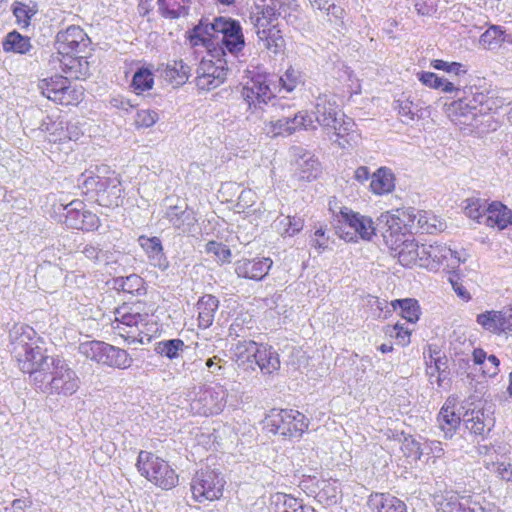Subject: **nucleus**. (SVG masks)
I'll return each mask as SVG.
<instances>
[{"label":"nucleus","instance_id":"f257e3e1","mask_svg":"<svg viewBox=\"0 0 512 512\" xmlns=\"http://www.w3.org/2000/svg\"><path fill=\"white\" fill-rule=\"evenodd\" d=\"M12 337V354L19 369L29 374L37 391L49 395L71 396L79 389L80 379L61 356H50L45 341L29 326L20 327Z\"/></svg>","mask_w":512,"mask_h":512},{"label":"nucleus","instance_id":"f03ea898","mask_svg":"<svg viewBox=\"0 0 512 512\" xmlns=\"http://www.w3.org/2000/svg\"><path fill=\"white\" fill-rule=\"evenodd\" d=\"M189 42L193 47H205L211 57H224L226 51L238 54L245 47L239 21L224 16L215 17L212 22L201 20L191 31Z\"/></svg>","mask_w":512,"mask_h":512},{"label":"nucleus","instance_id":"7ed1b4c3","mask_svg":"<svg viewBox=\"0 0 512 512\" xmlns=\"http://www.w3.org/2000/svg\"><path fill=\"white\" fill-rule=\"evenodd\" d=\"M273 74L252 72L242 83L241 97L247 105L246 120L258 124L264 119L275 103L270 104L276 96L272 82Z\"/></svg>","mask_w":512,"mask_h":512},{"label":"nucleus","instance_id":"20e7f679","mask_svg":"<svg viewBox=\"0 0 512 512\" xmlns=\"http://www.w3.org/2000/svg\"><path fill=\"white\" fill-rule=\"evenodd\" d=\"M78 186L100 206L114 208L123 203V189L117 176L100 177L85 172L78 178Z\"/></svg>","mask_w":512,"mask_h":512},{"label":"nucleus","instance_id":"39448f33","mask_svg":"<svg viewBox=\"0 0 512 512\" xmlns=\"http://www.w3.org/2000/svg\"><path fill=\"white\" fill-rule=\"evenodd\" d=\"M138 308L137 304L130 306L125 303L114 312L115 320L113 328L117 330L118 334L129 344H144V338H146L147 342L151 340L150 336L140 329V326L147 324L149 315L148 313H141Z\"/></svg>","mask_w":512,"mask_h":512},{"label":"nucleus","instance_id":"423d86ee","mask_svg":"<svg viewBox=\"0 0 512 512\" xmlns=\"http://www.w3.org/2000/svg\"><path fill=\"white\" fill-rule=\"evenodd\" d=\"M136 467L142 476L164 490H170L178 483V475L168 462L151 452L140 451Z\"/></svg>","mask_w":512,"mask_h":512},{"label":"nucleus","instance_id":"0eeeda50","mask_svg":"<svg viewBox=\"0 0 512 512\" xmlns=\"http://www.w3.org/2000/svg\"><path fill=\"white\" fill-rule=\"evenodd\" d=\"M336 221L338 222L336 229L339 230L340 237L347 241H353L357 236L363 240H371L377 230L381 233L383 231L379 228L378 222L375 225L370 217L361 215L347 207L340 209L336 215Z\"/></svg>","mask_w":512,"mask_h":512},{"label":"nucleus","instance_id":"6e6552de","mask_svg":"<svg viewBox=\"0 0 512 512\" xmlns=\"http://www.w3.org/2000/svg\"><path fill=\"white\" fill-rule=\"evenodd\" d=\"M266 427L284 438H300L308 428V419L293 409H273L266 417Z\"/></svg>","mask_w":512,"mask_h":512},{"label":"nucleus","instance_id":"1a4fd4ad","mask_svg":"<svg viewBox=\"0 0 512 512\" xmlns=\"http://www.w3.org/2000/svg\"><path fill=\"white\" fill-rule=\"evenodd\" d=\"M422 264L431 270H437L444 266L449 270H455L461 263H465L468 254L465 250H455L442 243L421 245Z\"/></svg>","mask_w":512,"mask_h":512},{"label":"nucleus","instance_id":"9d476101","mask_svg":"<svg viewBox=\"0 0 512 512\" xmlns=\"http://www.w3.org/2000/svg\"><path fill=\"white\" fill-rule=\"evenodd\" d=\"M226 481L222 474L212 469L197 471L191 480V491L195 501H215L223 495Z\"/></svg>","mask_w":512,"mask_h":512},{"label":"nucleus","instance_id":"9b49d317","mask_svg":"<svg viewBox=\"0 0 512 512\" xmlns=\"http://www.w3.org/2000/svg\"><path fill=\"white\" fill-rule=\"evenodd\" d=\"M227 397L228 391L222 385L201 388L190 403L191 411L203 416L220 414L226 406Z\"/></svg>","mask_w":512,"mask_h":512},{"label":"nucleus","instance_id":"f8f14e48","mask_svg":"<svg viewBox=\"0 0 512 512\" xmlns=\"http://www.w3.org/2000/svg\"><path fill=\"white\" fill-rule=\"evenodd\" d=\"M419 210L413 207L386 211L378 217V226L382 234H412L416 230Z\"/></svg>","mask_w":512,"mask_h":512},{"label":"nucleus","instance_id":"ddd939ff","mask_svg":"<svg viewBox=\"0 0 512 512\" xmlns=\"http://www.w3.org/2000/svg\"><path fill=\"white\" fill-rule=\"evenodd\" d=\"M163 219L169 223L178 235L190 237L195 236L200 231L196 212L185 202L167 206Z\"/></svg>","mask_w":512,"mask_h":512},{"label":"nucleus","instance_id":"4468645a","mask_svg":"<svg viewBox=\"0 0 512 512\" xmlns=\"http://www.w3.org/2000/svg\"><path fill=\"white\" fill-rule=\"evenodd\" d=\"M202 59L196 69V85L199 89L210 91L221 84L227 78L229 71L227 61L223 56Z\"/></svg>","mask_w":512,"mask_h":512},{"label":"nucleus","instance_id":"2eb2a0df","mask_svg":"<svg viewBox=\"0 0 512 512\" xmlns=\"http://www.w3.org/2000/svg\"><path fill=\"white\" fill-rule=\"evenodd\" d=\"M386 245L395 252L403 266H410L419 260L422 263L421 246L415 242L412 234H382Z\"/></svg>","mask_w":512,"mask_h":512},{"label":"nucleus","instance_id":"dca6fc26","mask_svg":"<svg viewBox=\"0 0 512 512\" xmlns=\"http://www.w3.org/2000/svg\"><path fill=\"white\" fill-rule=\"evenodd\" d=\"M90 44V38L79 26L71 25L56 35L55 46L58 55L80 54L85 52Z\"/></svg>","mask_w":512,"mask_h":512},{"label":"nucleus","instance_id":"f3484780","mask_svg":"<svg viewBox=\"0 0 512 512\" xmlns=\"http://www.w3.org/2000/svg\"><path fill=\"white\" fill-rule=\"evenodd\" d=\"M448 117L456 125L478 127L482 116L479 113V105L473 100V96L459 97L458 100L451 102L446 109Z\"/></svg>","mask_w":512,"mask_h":512},{"label":"nucleus","instance_id":"a211bd4d","mask_svg":"<svg viewBox=\"0 0 512 512\" xmlns=\"http://www.w3.org/2000/svg\"><path fill=\"white\" fill-rule=\"evenodd\" d=\"M65 224L67 227L93 231L100 225L99 217L91 211L85 209V204L81 200H73L64 206Z\"/></svg>","mask_w":512,"mask_h":512},{"label":"nucleus","instance_id":"6ab92c4d","mask_svg":"<svg viewBox=\"0 0 512 512\" xmlns=\"http://www.w3.org/2000/svg\"><path fill=\"white\" fill-rule=\"evenodd\" d=\"M314 115L317 123L328 129L329 127H335L344 114L339 109L334 95L319 93L315 99Z\"/></svg>","mask_w":512,"mask_h":512},{"label":"nucleus","instance_id":"aec40b11","mask_svg":"<svg viewBox=\"0 0 512 512\" xmlns=\"http://www.w3.org/2000/svg\"><path fill=\"white\" fill-rule=\"evenodd\" d=\"M477 323L493 334L512 333V312L508 306L502 310L485 311L477 315Z\"/></svg>","mask_w":512,"mask_h":512},{"label":"nucleus","instance_id":"412c9836","mask_svg":"<svg viewBox=\"0 0 512 512\" xmlns=\"http://www.w3.org/2000/svg\"><path fill=\"white\" fill-rule=\"evenodd\" d=\"M254 28L258 39L263 42L264 47L273 53H279L285 46V40L281 31L273 25L263 12V16H257L254 21Z\"/></svg>","mask_w":512,"mask_h":512},{"label":"nucleus","instance_id":"4be33fe9","mask_svg":"<svg viewBox=\"0 0 512 512\" xmlns=\"http://www.w3.org/2000/svg\"><path fill=\"white\" fill-rule=\"evenodd\" d=\"M41 93L48 99L62 105H70L71 100L66 94L69 90V80L65 76H53L43 79L39 83Z\"/></svg>","mask_w":512,"mask_h":512},{"label":"nucleus","instance_id":"5701e85b","mask_svg":"<svg viewBox=\"0 0 512 512\" xmlns=\"http://www.w3.org/2000/svg\"><path fill=\"white\" fill-rule=\"evenodd\" d=\"M272 264L270 258H243L235 263V272L239 277L258 281L268 274Z\"/></svg>","mask_w":512,"mask_h":512},{"label":"nucleus","instance_id":"b1692460","mask_svg":"<svg viewBox=\"0 0 512 512\" xmlns=\"http://www.w3.org/2000/svg\"><path fill=\"white\" fill-rule=\"evenodd\" d=\"M252 364L258 366L263 375H271L280 369L279 354L272 346L259 344Z\"/></svg>","mask_w":512,"mask_h":512},{"label":"nucleus","instance_id":"393cba45","mask_svg":"<svg viewBox=\"0 0 512 512\" xmlns=\"http://www.w3.org/2000/svg\"><path fill=\"white\" fill-rule=\"evenodd\" d=\"M138 242L145 251L152 266L157 267L161 271L168 269L169 261L164 254L161 240L158 237L140 236Z\"/></svg>","mask_w":512,"mask_h":512},{"label":"nucleus","instance_id":"a878e982","mask_svg":"<svg viewBox=\"0 0 512 512\" xmlns=\"http://www.w3.org/2000/svg\"><path fill=\"white\" fill-rule=\"evenodd\" d=\"M57 57L60 62V68L66 75L65 77L73 79H84L89 75V62L87 56L78 54L61 55Z\"/></svg>","mask_w":512,"mask_h":512},{"label":"nucleus","instance_id":"bb28decb","mask_svg":"<svg viewBox=\"0 0 512 512\" xmlns=\"http://www.w3.org/2000/svg\"><path fill=\"white\" fill-rule=\"evenodd\" d=\"M328 131H332L333 135L336 137L334 140L338 143L341 148L350 147L357 143L359 139V134L355 130L354 121L343 115L339 120L335 127H329Z\"/></svg>","mask_w":512,"mask_h":512},{"label":"nucleus","instance_id":"cd10ccee","mask_svg":"<svg viewBox=\"0 0 512 512\" xmlns=\"http://www.w3.org/2000/svg\"><path fill=\"white\" fill-rule=\"evenodd\" d=\"M295 155H299L296 160V175L300 180L312 181L317 178L320 172V164L310 152H303L301 148L294 149Z\"/></svg>","mask_w":512,"mask_h":512},{"label":"nucleus","instance_id":"c85d7f7f","mask_svg":"<svg viewBox=\"0 0 512 512\" xmlns=\"http://www.w3.org/2000/svg\"><path fill=\"white\" fill-rule=\"evenodd\" d=\"M439 428L444 432V437L450 439L453 437L457 428L460 426L461 419L455 412V404L448 399L437 416Z\"/></svg>","mask_w":512,"mask_h":512},{"label":"nucleus","instance_id":"c756f323","mask_svg":"<svg viewBox=\"0 0 512 512\" xmlns=\"http://www.w3.org/2000/svg\"><path fill=\"white\" fill-rule=\"evenodd\" d=\"M504 43L512 44V34L500 25L491 24L479 38V45L488 50H496Z\"/></svg>","mask_w":512,"mask_h":512},{"label":"nucleus","instance_id":"7c9ffc66","mask_svg":"<svg viewBox=\"0 0 512 512\" xmlns=\"http://www.w3.org/2000/svg\"><path fill=\"white\" fill-rule=\"evenodd\" d=\"M511 219L512 211L510 209L500 202H493L488 204L483 221L489 227H497L502 230L511 223Z\"/></svg>","mask_w":512,"mask_h":512},{"label":"nucleus","instance_id":"2f4dec72","mask_svg":"<svg viewBox=\"0 0 512 512\" xmlns=\"http://www.w3.org/2000/svg\"><path fill=\"white\" fill-rule=\"evenodd\" d=\"M218 307L219 300L211 294L204 295L198 300L199 327L206 329L212 325Z\"/></svg>","mask_w":512,"mask_h":512},{"label":"nucleus","instance_id":"473e14b6","mask_svg":"<svg viewBox=\"0 0 512 512\" xmlns=\"http://www.w3.org/2000/svg\"><path fill=\"white\" fill-rule=\"evenodd\" d=\"M395 187V177L391 169L380 167L371 176L370 189L374 194L390 193Z\"/></svg>","mask_w":512,"mask_h":512},{"label":"nucleus","instance_id":"72a5a7b5","mask_svg":"<svg viewBox=\"0 0 512 512\" xmlns=\"http://www.w3.org/2000/svg\"><path fill=\"white\" fill-rule=\"evenodd\" d=\"M473 100L479 105L480 115H484L489 112H496L506 104H510L507 98L499 94V92L492 91L488 94L475 93Z\"/></svg>","mask_w":512,"mask_h":512},{"label":"nucleus","instance_id":"f704fd0d","mask_svg":"<svg viewBox=\"0 0 512 512\" xmlns=\"http://www.w3.org/2000/svg\"><path fill=\"white\" fill-rule=\"evenodd\" d=\"M272 82L275 86V93L285 91L287 93L293 92L297 86L303 83V77L300 71L293 67L288 68L282 76L273 74Z\"/></svg>","mask_w":512,"mask_h":512},{"label":"nucleus","instance_id":"c9c22d12","mask_svg":"<svg viewBox=\"0 0 512 512\" xmlns=\"http://www.w3.org/2000/svg\"><path fill=\"white\" fill-rule=\"evenodd\" d=\"M466 428L473 434L484 437L494 425V420L482 410L473 411L471 418L465 420Z\"/></svg>","mask_w":512,"mask_h":512},{"label":"nucleus","instance_id":"e433bc0d","mask_svg":"<svg viewBox=\"0 0 512 512\" xmlns=\"http://www.w3.org/2000/svg\"><path fill=\"white\" fill-rule=\"evenodd\" d=\"M132 362L133 360L126 350L107 344L103 365L118 369H127L131 366Z\"/></svg>","mask_w":512,"mask_h":512},{"label":"nucleus","instance_id":"4c0bfd02","mask_svg":"<svg viewBox=\"0 0 512 512\" xmlns=\"http://www.w3.org/2000/svg\"><path fill=\"white\" fill-rule=\"evenodd\" d=\"M32 48L30 38L23 36L17 31L7 34L3 41V50L5 52H14L18 54H26Z\"/></svg>","mask_w":512,"mask_h":512},{"label":"nucleus","instance_id":"58836bf2","mask_svg":"<svg viewBox=\"0 0 512 512\" xmlns=\"http://www.w3.org/2000/svg\"><path fill=\"white\" fill-rule=\"evenodd\" d=\"M115 286L124 293L141 296L146 293L145 281L139 275L131 274L127 277H118L114 280Z\"/></svg>","mask_w":512,"mask_h":512},{"label":"nucleus","instance_id":"ea45409f","mask_svg":"<svg viewBox=\"0 0 512 512\" xmlns=\"http://www.w3.org/2000/svg\"><path fill=\"white\" fill-rule=\"evenodd\" d=\"M190 67L182 60L168 63L163 70V76L166 80L175 85H182L188 79Z\"/></svg>","mask_w":512,"mask_h":512},{"label":"nucleus","instance_id":"a19ab883","mask_svg":"<svg viewBox=\"0 0 512 512\" xmlns=\"http://www.w3.org/2000/svg\"><path fill=\"white\" fill-rule=\"evenodd\" d=\"M185 348L186 346L184 341L179 338H175L157 342L155 344L154 351L162 357L173 360L178 358Z\"/></svg>","mask_w":512,"mask_h":512},{"label":"nucleus","instance_id":"79ce46f5","mask_svg":"<svg viewBox=\"0 0 512 512\" xmlns=\"http://www.w3.org/2000/svg\"><path fill=\"white\" fill-rule=\"evenodd\" d=\"M258 345L259 344L252 340L238 341L234 345L233 356L239 366L249 363L250 367L253 368L252 361Z\"/></svg>","mask_w":512,"mask_h":512},{"label":"nucleus","instance_id":"37998d69","mask_svg":"<svg viewBox=\"0 0 512 512\" xmlns=\"http://www.w3.org/2000/svg\"><path fill=\"white\" fill-rule=\"evenodd\" d=\"M106 347L107 343L93 340L81 343L78 347V351L86 358H89L98 364H102Z\"/></svg>","mask_w":512,"mask_h":512},{"label":"nucleus","instance_id":"c03bdc74","mask_svg":"<svg viewBox=\"0 0 512 512\" xmlns=\"http://www.w3.org/2000/svg\"><path fill=\"white\" fill-rule=\"evenodd\" d=\"M391 304L394 309H396L397 306L400 307L402 318L406 319L408 322L415 323L419 319L420 307L417 300L412 298L398 299L392 301Z\"/></svg>","mask_w":512,"mask_h":512},{"label":"nucleus","instance_id":"a18cd8bd","mask_svg":"<svg viewBox=\"0 0 512 512\" xmlns=\"http://www.w3.org/2000/svg\"><path fill=\"white\" fill-rule=\"evenodd\" d=\"M396 103L398 113L403 123L409 124L410 122L422 117V108L418 104L413 103L411 100L399 99L396 101Z\"/></svg>","mask_w":512,"mask_h":512},{"label":"nucleus","instance_id":"49530a36","mask_svg":"<svg viewBox=\"0 0 512 512\" xmlns=\"http://www.w3.org/2000/svg\"><path fill=\"white\" fill-rule=\"evenodd\" d=\"M393 500L399 499L389 493H372L368 498L367 505L373 512H385L396 505Z\"/></svg>","mask_w":512,"mask_h":512},{"label":"nucleus","instance_id":"de8ad7c7","mask_svg":"<svg viewBox=\"0 0 512 512\" xmlns=\"http://www.w3.org/2000/svg\"><path fill=\"white\" fill-rule=\"evenodd\" d=\"M278 230L282 235L293 236L299 233L304 227V220L300 216H286L276 220Z\"/></svg>","mask_w":512,"mask_h":512},{"label":"nucleus","instance_id":"09e8293b","mask_svg":"<svg viewBox=\"0 0 512 512\" xmlns=\"http://www.w3.org/2000/svg\"><path fill=\"white\" fill-rule=\"evenodd\" d=\"M289 122V129L291 134L299 130L316 129L312 116L306 110L299 111L293 117H286Z\"/></svg>","mask_w":512,"mask_h":512},{"label":"nucleus","instance_id":"8fccbe9b","mask_svg":"<svg viewBox=\"0 0 512 512\" xmlns=\"http://www.w3.org/2000/svg\"><path fill=\"white\" fill-rule=\"evenodd\" d=\"M442 229V223L438 221L436 216L426 212L419 211L416 231L421 233L432 234Z\"/></svg>","mask_w":512,"mask_h":512},{"label":"nucleus","instance_id":"3c124183","mask_svg":"<svg viewBox=\"0 0 512 512\" xmlns=\"http://www.w3.org/2000/svg\"><path fill=\"white\" fill-rule=\"evenodd\" d=\"M260 122L264 123L262 130L266 133V135L270 137H277L280 135H291V130L289 129V122H287L286 117L267 121L264 117Z\"/></svg>","mask_w":512,"mask_h":512},{"label":"nucleus","instance_id":"603ef678","mask_svg":"<svg viewBox=\"0 0 512 512\" xmlns=\"http://www.w3.org/2000/svg\"><path fill=\"white\" fill-rule=\"evenodd\" d=\"M487 203L480 199H468L464 207L466 216L475 220L479 224H484V217H486Z\"/></svg>","mask_w":512,"mask_h":512},{"label":"nucleus","instance_id":"864d4df0","mask_svg":"<svg viewBox=\"0 0 512 512\" xmlns=\"http://www.w3.org/2000/svg\"><path fill=\"white\" fill-rule=\"evenodd\" d=\"M153 83L154 78L152 72L147 68H140L135 72L131 86L137 93H141L151 89Z\"/></svg>","mask_w":512,"mask_h":512},{"label":"nucleus","instance_id":"5fc2aeb1","mask_svg":"<svg viewBox=\"0 0 512 512\" xmlns=\"http://www.w3.org/2000/svg\"><path fill=\"white\" fill-rule=\"evenodd\" d=\"M272 503L276 505L277 512H296L303 504L298 499L284 493L274 494Z\"/></svg>","mask_w":512,"mask_h":512},{"label":"nucleus","instance_id":"6e6d98bb","mask_svg":"<svg viewBox=\"0 0 512 512\" xmlns=\"http://www.w3.org/2000/svg\"><path fill=\"white\" fill-rule=\"evenodd\" d=\"M384 332L385 335L395 338L401 346H407L410 343L411 330L405 327L404 324L387 325Z\"/></svg>","mask_w":512,"mask_h":512},{"label":"nucleus","instance_id":"4d7b16f0","mask_svg":"<svg viewBox=\"0 0 512 512\" xmlns=\"http://www.w3.org/2000/svg\"><path fill=\"white\" fill-rule=\"evenodd\" d=\"M431 66L436 70H442L456 76L466 74L467 72L464 65L459 62H447L441 59H435L431 62Z\"/></svg>","mask_w":512,"mask_h":512},{"label":"nucleus","instance_id":"13d9d810","mask_svg":"<svg viewBox=\"0 0 512 512\" xmlns=\"http://www.w3.org/2000/svg\"><path fill=\"white\" fill-rule=\"evenodd\" d=\"M158 120V114L153 110H139L136 114L135 125L138 128H149Z\"/></svg>","mask_w":512,"mask_h":512},{"label":"nucleus","instance_id":"bf43d9fd","mask_svg":"<svg viewBox=\"0 0 512 512\" xmlns=\"http://www.w3.org/2000/svg\"><path fill=\"white\" fill-rule=\"evenodd\" d=\"M206 252L214 254L220 261L228 262L231 257V251L226 245L216 242L209 241L206 244Z\"/></svg>","mask_w":512,"mask_h":512},{"label":"nucleus","instance_id":"052dcab7","mask_svg":"<svg viewBox=\"0 0 512 512\" xmlns=\"http://www.w3.org/2000/svg\"><path fill=\"white\" fill-rule=\"evenodd\" d=\"M423 443L413 439L405 438L403 442V450L408 457H413L415 460H420L423 456Z\"/></svg>","mask_w":512,"mask_h":512},{"label":"nucleus","instance_id":"680f3d73","mask_svg":"<svg viewBox=\"0 0 512 512\" xmlns=\"http://www.w3.org/2000/svg\"><path fill=\"white\" fill-rule=\"evenodd\" d=\"M13 14L19 25H22L23 27H27L29 25L32 14L27 5L18 2L15 3Z\"/></svg>","mask_w":512,"mask_h":512},{"label":"nucleus","instance_id":"e2e57ef3","mask_svg":"<svg viewBox=\"0 0 512 512\" xmlns=\"http://www.w3.org/2000/svg\"><path fill=\"white\" fill-rule=\"evenodd\" d=\"M256 201V193L251 189H242L239 196L236 207L238 211H244L251 207Z\"/></svg>","mask_w":512,"mask_h":512},{"label":"nucleus","instance_id":"0e129e2a","mask_svg":"<svg viewBox=\"0 0 512 512\" xmlns=\"http://www.w3.org/2000/svg\"><path fill=\"white\" fill-rule=\"evenodd\" d=\"M448 280L451 283L452 288L458 297H460L462 300H465V301L470 299L469 292L462 285V283L460 282L459 276L457 274H455L454 270L450 271V276L448 277Z\"/></svg>","mask_w":512,"mask_h":512},{"label":"nucleus","instance_id":"69168bd1","mask_svg":"<svg viewBox=\"0 0 512 512\" xmlns=\"http://www.w3.org/2000/svg\"><path fill=\"white\" fill-rule=\"evenodd\" d=\"M487 469L496 468L497 475L507 482H512V464L504 463H485Z\"/></svg>","mask_w":512,"mask_h":512},{"label":"nucleus","instance_id":"338daca9","mask_svg":"<svg viewBox=\"0 0 512 512\" xmlns=\"http://www.w3.org/2000/svg\"><path fill=\"white\" fill-rule=\"evenodd\" d=\"M414 8L419 15L428 16L436 12L437 5L434 0H414Z\"/></svg>","mask_w":512,"mask_h":512},{"label":"nucleus","instance_id":"774afa93","mask_svg":"<svg viewBox=\"0 0 512 512\" xmlns=\"http://www.w3.org/2000/svg\"><path fill=\"white\" fill-rule=\"evenodd\" d=\"M417 75H418L419 81L423 85L433 88V89H440L441 77H438L435 73L423 71V72L418 73Z\"/></svg>","mask_w":512,"mask_h":512}]
</instances>
